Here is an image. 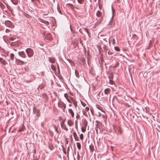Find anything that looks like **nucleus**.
I'll use <instances>...</instances> for the list:
<instances>
[{
  "label": "nucleus",
  "mask_w": 160,
  "mask_h": 160,
  "mask_svg": "<svg viewBox=\"0 0 160 160\" xmlns=\"http://www.w3.org/2000/svg\"><path fill=\"white\" fill-rule=\"evenodd\" d=\"M84 125V128H86L87 125V121H85L83 122Z\"/></svg>",
  "instance_id": "obj_27"
},
{
  "label": "nucleus",
  "mask_w": 160,
  "mask_h": 160,
  "mask_svg": "<svg viewBox=\"0 0 160 160\" xmlns=\"http://www.w3.org/2000/svg\"><path fill=\"white\" fill-rule=\"evenodd\" d=\"M75 73L76 76L78 78L79 77V75L78 74L79 72L78 71H75Z\"/></svg>",
  "instance_id": "obj_24"
},
{
  "label": "nucleus",
  "mask_w": 160,
  "mask_h": 160,
  "mask_svg": "<svg viewBox=\"0 0 160 160\" xmlns=\"http://www.w3.org/2000/svg\"><path fill=\"white\" fill-rule=\"evenodd\" d=\"M5 24L6 25V26L8 27H12V22L9 21H5Z\"/></svg>",
  "instance_id": "obj_5"
},
{
  "label": "nucleus",
  "mask_w": 160,
  "mask_h": 160,
  "mask_svg": "<svg viewBox=\"0 0 160 160\" xmlns=\"http://www.w3.org/2000/svg\"><path fill=\"white\" fill-rule=\"evenodd\" d=\"M68 124L71 127L73 124V122L71 120H68L67 122Z\"/></svg>",
  "instance_id": "obj_10"
},
{
  "label": "nucleus",
  "mask_w": 160,
  "mask_h": 160,
  "mask_svg": "<svg viewBox=\"0 0 160 160\" xmlns=\"http://www.w3.org/2000/svg\"><path fill=\"white\" fill-rule=\"evenodd\" d=\"M69 106L70 107H71L72 106V105L71 104L69 105Z\"/></svg>",
  "instance_id": "obj_52"
},
{
  "label": "nucleus",
  "mask_w": 160,
  "mask_h": 160,
  "mask_svg": "<svg viewBox=\"0 0 160 160\" xmlns=\"http://www.w3.org/2000/svg\"><path fill=\"white\" fill-rule=\"evenodd\" d=\"M80 138L81 140H83V136L82 134H81L80 135Z\"/></svg>",
  "instance_id": "obj_32"
},
{
  "label": "nucleus",
  "mask_w": 160,
  "mask_h": 160,
  "mask_svg": "<svg viewBox=\"0 0 160 160\" xmlns=\"http://www.w3.org/2000/svg\"><path fill=\"white\" fill-rule=\"evenodd\" d=\"M113 127L114 129L116 132H118L119 134H122V131L121 130V128L119 126L113 125Z\"/></svg>",
  "instance_id": "obj_2"
},
{
  "label": "nucleus",
  "mask_w": 160,
  "mask_h": 160,
  "mask_svg": "<svg viewBox=\"0 0 160 160\" xmlns=\"http://www.w3.org/2000/svg\"><path fill=\"white\" fill-rule=\"evenodd\" d=\"M64 96L65 97V98L66 99L68 98V94H67V93H65L64 94Z\"/></svg>",
  "instance_id": "obj_36"
},
{
  "label": "nucleus",
  "mask_w": 160,
  "mask_h": 160,
  "mask_svg": "<svg viewBox=\"0 0 160 160\" xmlns=\"http://www.w3.org/2000/svg\"><path fill=\"white\" fill-rule=\"evenodd\" d=\"M72 102H73V103H74V102H75L76 101L73 99H72Z\"/></svg>",
  "instance_id": "obj_46"
},
{
  "label": "nucleus",
  "mask_w": 160,
  "mask_h": 160,
  "mask_svg": "<svg viewBox=\"0 0 160 160\" xmlns=\"http://www.w3.org/2000/svg\"><path fill=\"white\" fill-rule=\"evenodd\" d=\"M89 148L90 149V151L91 152H93L94 149V147L93 145H90Z\"/></svg>",
  "instance_id": "obj_20"
},
{
  "label": "nucleus",
  "mask_w": 160,
  "mask_h": 160,
  "mask_svg": "<svg viewBox=\"0 0 160 160\" xmlns=\"http://www.w3.org/2000/svg\"><path fill=\"white\" fill-rule=\"evenodd\" d=\"M97 16L98 17H102V13L100 11H97L96 13Z\"/></svg>",
  "instance_id": "obj_12"
},
{
  "label": "nucleus",
  "mask_w": 160,
  "mask_h": 160,
  "mask_svg": "<svg viewBox=\"0 0 160 160\" xmlns=\"http://www.w3.org/2000/svg\"><path fill=\"white\" fill-rule=\"evenodd\" d=\"M18 54L21 57L23 58H26V55L25 54V53H24V52L23 51L19 52H18Z\"/></svg>",
  "instance_id": "obj_6"
},
{
  "label": "nucleus",
  "mask_w": 160,
  "mask_h": 160,
  "mask_svg": "<svg viewBox=\"0 0 160 160\" xmlns=\"http://www.w3.org/2000/svg\"><path fill=\"white\" fill-rule=\"evenodd\" d=\"M77 0L78 1V2L80 4L84 2V0Z\"/></svg>",
  "instance_id": "obj_33"
},
{
  "label": "nucleus",
  "mask_w": 160,
  "mask_h": 160,
  "mask_svg": "<svg viewBox=\"0 0 160 160\" xmlns=\"http://www.w3.org/2000/svg\"><path fill=\"white\" fill-rule=\"evenodd\" d=\"M74 105L75 108H76L77 106V102L76 101L73 103Z\"/></svg>",
  "instance_id": "obj_39"
},
{
  "label": "nucleus",
  "mask_w": 160,
  "mask_h": 160,
  "mask_svg": "<svg viewBox=\"0 0 160 160\" xmlns=\"http://www.w3.org/2000/svg\"><path fill=\"white\" fill-rule=\"evenodd\" d=\"M102 19L103 18L102 17H101L100 19H97V22L96 24L97 25H98L101 23L102 21Z\"/></svg>",
  "instance_id": "obj_13"
},
{
  "label": "nucleus",
  "mask_w": 160,
  "mask_h": 160,
  "mask_svg": "<svg viewBox=\"0 0 160 160\" xmlns=\"http://www.w3.org/2000/svg\"><path fill=\"white\" fill-rule=\"evenodd\" d=\"M112 20L111 19L110 21V23H109L108 24V25H112V24H111V22H112Z\"/></svg>",
  "instance_id": "obj_45"
},
{
  "label": "nucleus",
  "mask_w": 160,
  "mask_h": 160,
  "mask_svg": "<svg viewBox=\"0 0 160 160\" xmlns=\"http://www.w3.org/2000/svg\"><path fill=\"white\" fill-rule=\"evenodd\" d=\"M16 62L17 64L19 65H23L26 63L24 61L18 59H16Z\"/></svg>",
  "instance_id": "obj_3"
},
{
  "label": "nucleus",
  "mask_w": 160,
  "mask_h": 160,
  "mask_svg": "<svg viewBox=\"0 0 160 160\" xmlns=\"http://www.w3.org/2000/svg\"><path fill=\"white\" fill-rule=\"evenodd\" d=\"M68 112L71 114L72 117L73 118L74 116V113L71 109H69L68 110Z\"/></svg>",
  "instance_id": "obj_14"
},
{
  "label": "nucleus",
  "mask_w": 160,
  "mask_h": 160,
  "mask_svg": "<svg viewBox=\"0 0 160 160\" xmlns=\"http://www.w3.org/2000/svg\"><path fill=\"white\" fill-rule=\"evenodd\" d=\"M41 22L45 23V24L47 25L49 24V22L47 21H46L43 19H41Z\"/></svg>",
  "instance_id": "obj_16"
},
{
  "label": "nucleus",
  "mask_w": 160,
  "mask_h": 160,
  "mask_svg": "<svg viewBox=\"0 0 160 160\" xmlns=\"http://www.w3.org/2000/svg\"><path fill=\"white\" fill-rule=\"evenodd\" d=\"M54 128L55 130V131L58 133H59V132H58V128H57V127L55 126H54Z\"/></svg>",
  "instance_id": "obj_31"
},
{
  "label": "nucleus",
  "mask_w": 160,
  "mask_h": 160,
  "mask_svg": "<svg viewBox=\"0 0 160 160\" xmlns=\"http://www.w3.org/2000/svg\"><path fill=\"white\" fill-rule=\"evenodd\" d=\"M0 62L3 65H5L6 62L2 58H0Z\"/></svg>",
  "instance_id": "obj_9"
},
{
  "label": "nucleus",
  "mask_w": 160,
  "mask_h": 160,
  "mask_svg": "<svg viewBox=\"0 0 160 160\" xmlns=\"http://www.w3.org/2000/svg\"><path fill=\"white\" fill-rule=\"evenodd\" d=\"M113 74L112 73H110L108 76V78L109 79H113Z\"/></svg>",
  "instance_id": "obj_21"
},
{
  "label": "nucleus",
  "mask_w": 160,
  "mask_h": 160,
  "mask_svg": "<svg viewBox=\"0 0 160 160\" xmlns=\"http://www.w3.org/2000/svg\"><path fill=\"white\" fill-rule=\"evenodd\" d=\"M111 41L112 42L113 45H114L115 43V41L114 39L112 38L111 39Z\"/></svg>",
  "instance_id": "obj_28"
},
{
  "label": "nucleus",
  "mask_w": 160,
  "mask_h": 160,
  "mask_svg": "<svg viewBox=\"0 0 160 160\" xmlns=\"http://www.w3.org/2000/svg\"><path fill=\"white\" fill-rule=\"evenodd\" d=\"M61 126L62 128L68 131V128L66 127V125L64 124V122H63L61 123Z\"/></svg>",
  "instance_id": "obj_4"
},
{
  "label": "nucleus",
  "mask_w": 160,
  "mask_h": 160,
  "mask_svg": "<svg viewBox=\"0 0 160 160\" xmlns=\"http://www.w3.org/2000/svg\"><path fill=\"white\" fill-rule=\"evenodd\" d=\"M14 55L12 53H11L10 54V58L12 60H13L14 58Z\"/></svg>",
  "instance_id": "obj_22"
},
{
  "label": "nucleus",
  "mask_w": 160,
  "mask_h": 160,
  "mask_svg": "<svg viewBox=\"0 0 160 160\" xmlns=\"http://www.w3.org/2000/svg\"><path fill=\"white\" fill-rule=\"evenodd\" d=\"M102 117L103 118V119H106L107 118V116L106 114H104L102 115Z\"/></svg>",
  "instance_id": "obj_30"
},
{
  "label": "nucleus",
  "mask_w": 160,
  "mask_h": 160,
  "mask_svg": "<svg viewBox=\"0 0 160 160\" xmlns=\"http://www.w3.org/2000/svg\"><path fill=\"white\" fill-rule=\"evenodd\" d=\"M45 38L48 40L52 39V36L51 33H48L45 36Z\"/></svg>",
  "instance_id": "obj_8"
},
{
  "label": "nucleus",
  "mask_w": 160,
  "mask_h": 160,
  "mask_svg": "<svg viewBox=\"0 0 160 160\" xmlns=\"http://www.w3.org/2000/svg\"><path fill=\"white\" fill-rule=\"evenodd\" d=\"M97 108L98 109H99V110H101V111L102 112H103V111H102V107H100L99 106H98H98H97Z\"/></svg>",
  "instance_id": "obj_34"
},
{
  "label": "nucleus",
  "mask_w": 160,
  "mask_h": 160,
  "mask_svg": "<svg viewBox=\"0 0 160 160\" xmlns=\"http://www.w3.org/2000/svg\"><path fill=\"white\" fill-rule=\"evenodd\" d=\"M89 108L88 107H86L85 108V111L86 112L88 111L89 110Z\"/></svg>",
  "instance_id": "obj_38"
},
{
  "label": "nucleus",
  "mask_w": 160,
  "mask_h": 160,
  "mask_svg": "<svg viewBox=\"0 0 160 160\" xmlns=\"http://www.w3.org/2000/svg\"><path fill=\"white\" fill-rule=\"evenodd\" d=\"M108 54L109 55H112L113 54V53L112 52L109 51L108 52Z\"/></svg>",
  "instance_id": "obj_41"
},
{
  "label": "nucleus",
  "mask_w": 160,
  "mask_h": 160,
  "mask_svg": "<svg viewBox=\"0 0 160 160\" xmlns=\"http://www.w3.org/2000/svg\"><path fill=\"white\" fill-rule=\"evenodd\" d=\"M114 49L115 50L117 51H120V49L119 48L118 46H116L114 47Z\"/></svg>",
  "instance_id": "obj_25"
},
{
  "label": "nucleus",
  "mask_w": 160,
  "mask_h": 160,
  "mask_svg": "<svg viewBox=\"0 0 160 160\" xmlns=\"http://www.w3.org/2000/svg\"><path fill=\"white\" fill-rule=\"evenodd\" d=\"M82 131L83 132H84L86 131V128L83 127L82 128Z\"/></svg>",
  "instance_id": "obj_35"
},
{
  "label": "nucleus",
  "mask_w": 160,
  "mask_h": 160,
  "mask_svg": "<svg viewBox=\"0 0 160 160\" xmlns=\"http://www.w3.org/2000/svg\"><path fill=\"white\" fill-rule=\"evenodd\" d=\"M62 103H64L63 102H59L58 103V106L61 108H62L63 105Z\"/></svg>",
  "instance_id": "obj_17"
},
{
  "label": "nucleus",
  "mask_w": 160,
  "mask_h": 160,
  "mask_svg": "<svg viewBox=\"0 0 160 160\" xmlns=\"http://www.w3.org/2000/svg\"><path fill=\"white\" fill-rule=\"evenodd\" d=\"M0 7L2 9H4L5 7V6L4 5V4H3L1 2H0Z\"/></svg>",
  "instance_id": "obj_19"
},
{
  "label": "nucleus",
  "mask_w": 160,
  "mask_h": 160,
  "mask_svg": "<svg viewBox=\"0 0 160 160\" xmlns=\"http://www.w3.org/2000/svg\"><path fill=\"white\" fill-rule=\"evenodd\" d=\"M110 89L108 88H106L104 90V93L105 95L108 96L110 94Z\"/></svg>",
  "instance_id": "obj_7"
},
{
  "label": "nucleus",
  "mask_w": 160,
  "mask_h": 160,
  "mask_svg": "<svg viewBox=\"0 0 160 160\" xmlns=\"http://www.w3.org/2000/svg\"><path fill=\"white\" fill-rule=\"evenodd\" d=\"M81 104H82V105L84 107H85L86 106V104L84 102H82L81 101Z\"/></svg>",
  "instance_id": "obj_37"
},
{
  "label": "nucleus",
  "mask_w": 160,
  "mask_h": 160,
  "mask_svg": "<svg viewBox=\"0 0 160 160\" xmlns=\"http://www.w3.org/2000/svg\"><path fill=\"white\" fill-rule=\"evenodd\" d=\"M51 69L53 70H55L56 69V68L55 66L53 65H51Z\"/></svg>",
  "instance_id": "obj_29"
},
{
  "label": "nucleus",
  "mask_w": 160,
  "mask_h": 160,
  "mask_svg": "<svg viewBox=\"0 0 160 160\" xmlns=\"http://www.w3.org/2000/svg\"><path fill=\"white\" fill-rule=\"evenodd\" d=\"M71 138L72 140V136H71Z\"/></svg>",
  "instance_id": "obj_53"
},
{
  "label": "nucleus",
  "mask_w": 160,
  "mask_h": 160,
  "mask_svg": "<svg viewBox=\"0 0 160 160\" xmlns=\"http://www.w3.org/2000/svg\"><path fill=\"white\" fill-rule=\"evenodd\" d=\"M6 32H10V30L8 29H6Z\"/></svg>",
  "instance_id": "obj_43"
},
{
  "label": "nucleus",
  "mask_w": 160,
  "mask_h": 160,
  "mask_svg": "<svg viewBox=\"0 0 160 160\" xmlns=\"http://www.w3.org/2000/svg\"><path fill=\"white\" fill-rule=\"evenodd\" d=\"M33 2H34L35 1H37L38 2H39L38 0H31Z\"/></svg>",
  "instance_id": "obj_44"
},
{
  "label": "nucleus",
  "mask_w": 160,
  "mask_h": 160,
  "mask_svg": "<svg viewBox=\"0 0 160 160\" xmlns=\"http://www.w3.org/2000/svg\"><path fill=\"white\" fill-rule=\"evenodd\" d=\"M109 83L112 85L114 83V82L112 80V79H109Z\"/></svg>",
  "instance_id": "obj_26"
},
{
  "label": "nucleus",
  "mask_w": 160,
  "mask_h": 160,
  "mask_svg": "<svg viewBox=\"0 0 160 160\" xmlns=\"http://www.w3.org/2000/svg\"><path fill=\"white\" fill-rule=\"evenodd\" d=\"M76 144H77V147H78V149L79 150H80L81 145V144H80V143L78 142Z\"/></svg>",
  "instance_id": "obj_18"
},
{
  "label": "nucleus",
  "mask_w": 160,
  "mask_h": 160,
  "mask_svg": "<svg viewBox=\"0 0 160 160\" xmlns=\"http://www.w3.org/2000/svg\"><path fill=\"white\" fill-rule=\"evenodd\" d=\"M55 58H49V60L51 63H54L55 62Z\"/></svg>",
  "instance_id": "obj_15"
},
{
  "label": "nucleus",
  "mask_w": 160,
  "mask_h": 160,
  "mask_svg": "<svg viewBox=\"0 0 160 160\" xmlns=\"http://www.w3.org/2000/svg\"><path fill=\"white\" fill-rule=\"evenodd\" d=\"M58 11L59 12V13H61V11H59V10L60 9L59 8H58Z\"/></svg>",
  "instance_id": "obj_48"
},
{
  "label": "nucleus",
  "mask_w": 160,
  "mask_h": 160,
  "mask_svg": "<svg viewBox=\"0 0 160 160\" xmlns=\"http://www.w3.org/2000/svg\"><path fill=\"white\" fill-rule=\"evenodd\" d=\"M15 38H10V39L11 40V41H13L14 40V39H15Z\"/></svg>",
  "instance_id": "obj_42"
},
{
  "label": "nucleus",
  "mask_w": 160,
  "mask_h": 160,
  "mask_svg": "<svg viewBox=\"0 0 160 160\" xmlns=\"http://www.w3.org/2000/svg\"><path fill=\"white\" fill-rule=\"evenodd\" d=\"M24 126H23L21 128H20L19 130V132H21L24 130Z\"/></svg>",
  "instance_id": "obj_23"
},
{
  "label": "nucleus",
  "mask_w": 160,
  "mask_h": 160,
  "mask_svg": "<svg viewBox=\"0 0 160 160\" xmlns=\"http://www.w3.org/2000/svg\"><path fill=\"white\" fill-rule=\"evenodd\" d=\"M68 5H70V6H72V5L71 4H70V3L68 4Z\"/></svg>",
  "instance_id": "obj_50"
},
{
  "label": "nucleus",
  "mask_w": 160,
  "mask_h": 160,
  "mask_svg": "<svg viewBox=\"0 0 160 160\" xmlns=\"http://www.w3.org/2000/svg\"><path fill=\"white\" fill-rule=\"evenodd\" d=\"M73 135L76 141H78L79 140V138H78V136H77V135L76 133L75 132H73Z\"/></svg>",
  "instance_id": "obj_11"
},
{
  "label": "nucleus",
  "mask_w": 160,
  "mask_h": 160,
  "mask_svg": "<svg viewBox=\"0 0 160 160\" xmlns=\"http://www.w3.org/2000/svg\"><path fill=\"white\" fill-rule=\"evenodd\" d=\"M62 104L63 105L62 108H63L64 109H65L66 108V105L64 103H62Z\"/></svg>",
  "instance_id": "obj_40"
},
{
  "label": "nucleus",
  "mask_w": 160,
  "mask_h": 160,
  "mask_svg": "<svg viewBox=\"0 0 160 160\" xmlns=\"http://www.w3.org/2000/svg\"><path fill=\"white\" fill-rule=\"evenodd\" d=\"M67 99V101H68V102H70V100L68 99H68Z\"/></svg>",
  "instance_id": "obj_47"
},
{
  "label": "nucleus",
  "mask_w": 160,
  "mask_h": 160,
  "mask_svg": "<svg viewBox=\"0 0 160 160\" xmlns=\"http://www.w3.org/2000/svg\"><path fill=\"white\" fill-rule=\"evenodd\" d=\"M70 98L71 99V100H72V99H73L71 97H70Z\"/></svg>",
  "instance_id": "obj_51"
},
{
  "label": "nucleus",
  "mask_w": 160,
  "mask_h": 160,
  "mask_svg": "<svg viewBox=\"0 0 160 160\" xmlns=\"http://www.w3.org/2000/svg\"><path fill=\"white\" fill-rule=\"evenodd\" d=\"M79 117V116L77 114V116H76V118H78Z\"/></svg>",
  "instance_id": "obj_49"
},
{
  "label": "nucleus",
  "mask_w": 160,
  "mask_h": 160,
  "mask_svg": "<svg viewBox=\"0 0 160 160\" xmlns=\"http://www.w3.org/2000/svg\"><path fill=\"white\" fill-rule=\"evenodd\" d=\"M26 52L28 57H31L33 55L34 52L33 50L31 48H28L26 49Z\"/></svg>",
  "instance_id": "obj_1"
}]
</instances>
